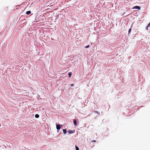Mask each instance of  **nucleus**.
Returning <instances> with one entry per match:
<instances>
[{
    "label": "nucleus",
    "mask_w": 150,
    "mask_h": 150,
    "mask_svg": "<svg viewBox=\"0 0 150 150\" xmlns=\"http://www.w3.org/2000/svg\"><path fill=\"white\" fill-rule=\"evenodd\" d=\"M56 128L58 130L60 129V126L59 124H57V123H56Z\"/></svg>",
    "instance_id": "f257e3e1"
},
{
    "label": "nucleus",
    "mask_w": 150,
    "mask_h": 150,
    "mask_svg": "<svg viewBox=\"0 0 150 150\" xmlns=\"http://www.w3.org/2000/svg\"><path fill=\"white\" fill-rule=\"evenodd\" d=\"M68 132H69V133L71 134L74 133L75 132V130H68Z\"/></svg>",
    "instance_id": "f03ea898"
},
{
    "label": "nucleus",
    "mask_w": 150,
    "mask_h": 150,
    "mask_svg": "<svg viewBox=\"0 0 150 150\" xmlns=\"http://www.w3.org/2000/svg\"><path fill=\"white\" fill-rule=\"evenodd\" d=\"M140 7L138 6H136L134 7L133 8V9H140Z\"/></svg>",
    "instance_id": "7ed1b4c3"
},
{
    "label": "nucleus",
    "mask_w": 150,
    "mask_h": 150,
    "mask_svg": "<svg viewBox=\"0 0 150 150\" xmlns=\"http://www.w3.org/2000/svg\"><path fill=\"white\" fill-rule=\"evenodd\" d=\"M73 122H74V124L75 125H77L76 121L75 119H74V120Z\"/></svg>",
    "instance_id": "20e7f679"
},
{
    "label": "nucleus",
    "mask_w": 150,
    "mask_h": 150,
    "mask_svg": "<svg viewBox=\"0 0 150 150\" xmlns=\"http://www.w3.org/2000/svg\"><path fill=\"white\" fill-rule=\"evenodd\" d=\"M63 133L64 134H65L67 133V130L66 129H63Z\"/></svg>",
    "instance_id": "39448f33"
},
{
    "label": "nucleus",
    "mask_w": 150,
    "mask_h": 150,
    "mask_svg": "<svg viewBox=\"0 0 150 150\" xmlns=\"http://www.w3.org/2000/svg\"><path fill=\"white\" fill-rule=\"evenodd\" d=\"M31 13V12L30 11H28L26 12V14L28 15V14H30Z\"/></svg>",
    "instance_id": "423d86ee"
},
{
    "label": "nucleus",
    "mask_w": 150,
    "mask_h": 150,
    "mask_svg": "<svg viewBox=\"0 0 150 150\" xmlns=\"http://www.w3.org/2000/svg\"><path fill=\"white\" fill-rule=\"evenodd\" d=\"M35 117L36 118H38V117H39V115L38 114H36L35 115Z\"/></svg>",
    "instance_id": "0eeeda50"
},
{
    "label": "nucleus",
    "mask_w": 150,
    "mask_h": 150,
    "mask_svg": "<svg viewBox=\"0 0 150 150\" xmlns=\"http://www.w3.org/2000/svg\"><path fill=\"white\" fill-rule=\"evenodd\" d=\"M72 74V73L71 72H69L68 73V75L69 77H71V76Z\"/></svg>",
    "instance_id": "6e6552de"
},
{
    "label": "nucleus",
    "mask_w": 150,
    "mask_h": 150,
    "mask_svg": "<svg viewBox=\"0 0 150 150\" xmlns=\"http://www.w3.org/2000/svg\"><path fill=\"white\" fill-rule=\"evenodd\" d=\"M76 150H79V148L77 146H76Z\"/></svg>",
    "instance_id": "1a4fd4ad"
},
{
    "label": "nucleus",
    "mask_w": 150,
    "mask_h": 150,
    "mask_svg": "<svg viewBox=\"0 0 150 150\" xmlns=\"http://www.w3.org/2000/svg\"><path fill=\"white\" fill-rule=\"evenodd\" d=\"M89 47V45H88L86 46L85 48H88Z\"/></svg>",
    "instance_id": "9d476101"
},
{
    "label": "nucleus",
    "mask_w": 150,
    "mask_h": 150,
    "mask_svg": "<svg viewBox=\"0 0 150 150\" xmlns=\"http://www.w3.org/2000/svg\"><path fill=\"white\" fill-rule=\"evenodd\" d=\"M131 29L130 28L129 30V33L131 32Z\"/></svg>",
    "instance_id": "9b49d317"
},
{
    "label": "nucleus",
    "mask_w": 150,
    "mask_h": 150,
    "mask_svg": "<svg viewBox=\"0 0 150 150\" xmlns=\"http://www.w3.org/2000/svg\"><path fill=\"white\" fill-rule=\"evenodd\" d=\"M96 140H93V141H91V142H96Z\"/></svg>",
    "instance_id": "f8f14e48"
},
{
    "label": "nucleus",
    "mask_w": 150,
    "mask_h": 150,
    "mask_svg": "<svg viewBox=\"0 0 150 150\" xmlns=\"http://www.w3.org/2000/svg\"><path fill=\"white\" fill-rule=\"evenodd\" d=\"M71 86H74V84H71Z\"/></svg>",
    "instance_id": "ddd939ff"
},
{
    "label": "nucleus",
    "mask_w": 150,
    "mask_h": 150,
    "mask_svg": "<svg viewBox=\"0 0 150 150\" xmlns=\"http://www.w3.org/2000/svg\"><path fill=\"white\" fill-rule=\"evenodd\" d=\"M149 26V25H148V26H147V28H148Z\"/></svg>",
    "instance_id": "4468645a"
},
{
    "label": "nucleus",
    "mask_w": 150,
    "mask_h": 150,
    "mask_svg": "<svg viewBox=\"0 0 150 150\" xmlns=\"http://www.w3.org/2000/svg\"><path fill=\"white\" fill-rule=\"evenodd\" d=\"M146 29L147 30H148V28H147V27L146 28Z\"/></svg>",
    "instance_id": "2eb2a0df"
},
{
    "label": "nucleus",
    "mask_w": 150,
    "mask_h": 150,
    "mask_svg": "<svg viewBox=\"0 0 150 150\" xmlns=\"http://www.w3.org/2000/svg\"><path fill=\"white\" fill-rule=\"evenodd\" d=\"M148 25H150V23L148 24Z\"/></svg>",
    "instance_id": "dca6fc26"
}]
</instances>
